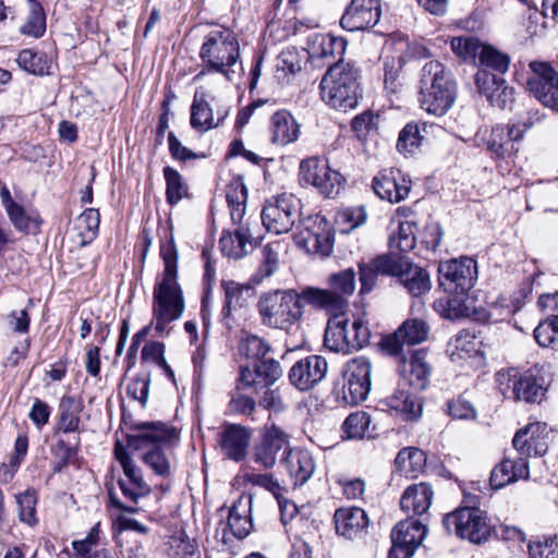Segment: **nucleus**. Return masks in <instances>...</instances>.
<instances>
[{"label": "nucleus", "mask_w": 558, "mask_h": 558, "mask_svg": "<svg viewBox=\"0 0 558 558\" xmlns=\"http://www.w3.org/2000/svg\"><path fill=\"white\" fill-rule=\"evenodd\" d=\"M160 256L165 268L161 281L154 288L153 317L155 330L159 335H168L167 326L179 319L184 312L183 293L178 282L179 254L172 236L161 244Z\"/></svg>", "instance_id": "f257e3e1"}, {"label": "nucleus", "mask_w": 558, "mask_h": 558, "mask_svg": "<svg viewBox=\"0 0 558 558\" xmlns=\"http://www.w3.org/2000/svg\"><path fill=\"white\" fill-rule=\"evenodd\" d=\"M198 57L203 69L195 80L215 73L232 82L236 74L243 71L238 36L228 27L214 28L205 34Z\"/></svg>", "instance_id": "f03ea898"}, {"label": "nucleus", "mask_w": 558, "mask_h": 558, "mask_svg": "<svg viewBox=\"0 0 558 558\" xmlns=\"http://www.w3.org/2000/svg\"><path fill=\"white\" fill-rule=\"evenodd\" d=\"M360 78L361 70L354 62L336 61L320 81L322 100L343 112L354 109L362 97Z\"/></svg>", "instance_id": "7ed1b4c3"}, {"label": "nucleus", "mask_w": 558, "mask_h": 558, "mask_svg": "<svg viewBox=\"0 0 558 558\" xmlns=\"http://www.w3.org/2000/svg\"><path fill=\"white\" fill-rule=\"evenodd\" d=\"M307 287L301 291L277 289L264 292L258 300L257 310L264 326L288 331L299 323L304 314Z\"/></svg>", "instance_id": "20e7f679"}, {"label": "nucleus", "mask_w": 558, "mask_h": 558, "mask_svg": "<svg viewBox=\"0 0 558 558\" xmlns=\"http://www.w3.org/2000/svg\"><path fill=\"white\" fill-rule=\"evenodd\" d=\"M457 85L439 61L426 62L421 70L420 104L427 113L442 117L453 106Z\"/></svg>", "instance_id": "39448f33"}, {"label": "nucleus", "mask_w": 558, "mask_h": 558, "mask_svg": "<svg viewBox=\"0 0 558 558\" xmlns=\"http://www.w3.org/2000/svg\"><path fill=\"white\" fill-rule=\"evenodd\" d=\"M463 507L442 518L448 534H454L473 544H483L492 535V525L485 511L480 509V496L464 493Z\"/></svg>", "instance_id": "423d86ee"}, {"label": "nucleus", "mask_w": 558, "mask_h": 558, "mask_svg": "<svg viewBox=\"0 0 558 558\" xmlns=\"http://www.w3.org/2000/svg\"><path fill=\"white\" fill-rule=\"evenodd\" d=\"M328 288L307 287L306 304L328 313L345 312L355 291V271L348 268L328 277Z\"/></svg>", "instance_id": "0eeeda50"}, {"label": "nucleus", "mask_w": 558, "mask_h": 558, "mask_svg": "<svg viewBox=\"0 0 558 558\" xmlns=\"http://www.w3.org/2000/svg\"><path fill=\"white\" fill-rule=\"evenodd\" d=\"M133 434L129 442L135 449L147 450L146 453H162L172 450L179 444V430L162 422H141L130 427Z\"/></svg>", "instance_id": "6e6552de"}, {"label": "nucleus", "mask_w": 558, "mask_h": 558, "mask_svg": "<svg viewBox=\"0 0 558 558\" xmlns=\"http://www.w3.org/2000/svg\"><path fill=\"white\" fill-rule=\"evenodd\" d=\"M260 217L267 231L275 234L288 233L296 221H302L301 201L293 194H280L265 203Z\"/></svg>", "instance_id": "1a4fd4ad"}, {"label": "nucleus", "mask_w": 558, "mask_h": 558, "mask_svg": "<svg viewBox=\"0 0 558 558\" xmlns=\"http://www.w3.org/2000/svg\"><path fill=\"white\" fill-rule=\"evenodd\" d=\"M372 387V364L364 356L351 359L343 368V386L338 398L348 405L366 400Z\"/></svg>", "instance_id": "9d476101"}, {"label": "nucleus", "mask_w": 558, "mask_h": 558, "mask_svg": "<svg viewBox=\"0 0 558 558\" xmlns=\"http://www.w3.org/2000/svg\"><path fill=\"white\" fill-rule=\"evenodd\" d=\"M525 86L543 106L558 111V72L545 61H531Z\"/></svg>", "instance_id": "9b49d317"}, {"label": "nucleus", "mask_w": 558, "mask_h": 558, "mask_svg": "<svg viewBox=\"0 0 558 558\" xmlns=\"http://www.w3.org/2000/svg\"><path fill=\"white\" fill-rule=\"evenodd\" d=\"M438 272L439 284L445 291L465 294L477 279V264L475 259L463 256L440 263Z\"/></svg>", "instance_id": "f8f14e48"}, {"label": "nucleus", "mask_w": 558, "mask_h": 558, "mask_svg": "<svg viewBox=\"0 0 558 558\" xmlns=\"http://www.w3.org/2000/svg\"><path fill=\"white\" fill-rule=\"evenodd\" d=\"M300 179L304 184L315 186L326 197L339 194L343 177L327 162L308 158L300 165Z\"/></svg>", "instance_id": "ddd939ff"}, {"label": "nucleus", "mask_w": 558, "mask_h": 558, "mask_svg": "<svg viewBox=\"0 0 558 558\" xmlns=\"http://www.w3.org/2000/svg\"><path fill=\"white\" fill-rule=\"evenodd\" d=\"M303 230L295 234V242L307 252L327 257L333 247V236L327 220L323 217H307L301 221Z\"/></svg>", "instance_id": "4468645a"}, {"label": "nucleus", "mask_w": 558, "mask_h": 558, "mask_svg": "<svg viewBox=\"0 0 558 558\" xmlns=\"http://www.w3.org/2000/svg\"><path fill=\"white\" fill-rule=\"evenodd\" d=\"M429 327L422 319L405 320L392 335L381 339V350L395 357H404V347L414 345L425 341Z\"/></svg>", "instance_id": "2eb2a0df"}, {"label": "nucleus", "mask_w": 558, "mask_h": 558, "mask_svg": "<svg viewBox=\"0 0 558 558\" xmlns=\"http://www.w3.org/2000/svg\"><path fill=\"white\" fill-rule=\"evenodd\" d=\"M527 129L525 123L498 124L485 137L486 147L496 158L511 157L519 151Z\"/></svg>", "instance_id": "dca6fc26"}, {"label": "nucleus", "mask_w": 558, "mask_h": 558, "mask_svg": "<svg viewBox=\"0 0 558 558\" xmlns=\"http://www.w3.org/2000/svg\"><path fill=\"white\" fill-rule=\"evenodd\" d=\"M380 16V0H351L340 19V26L348 32H364L374 27Z\"/></svg>", "instance_id": "f3484780"}, {"label": "nucleus", "mask_w": 558, "mask_h": 558, "mask_svg": "<svg viewBox=\"0 0 558 558\" xmlns=\"http://www.w3.org/2000/svg\"><path fill=\"white\" fill-rule=\"evenodd\" d=\"M328 363L322 355H308L295 362L289 371L290 384L300 391H308L327 375Z\"/></svg>", "instance_id": "a211bd4d"}, {"label": "nucleus", "mask_w": 558, "mask_h": 558, "mask_svg": "<svg viewBox=\"0 0 558 558\" xmlns=\"http://www.w3.org/2000/svg\"><path fill=\"white\" fill-rule=\"evenodd\" d=\"M373 190L381 199L400 203L410 193L411 180L399 169H385L373 179Z\"/></svg>", "instance_id": "6ab92c4d"}, {"label": "nucleus", "mask_w": 558, "mask_h": 558, "mask_svg": "<svg viewBox=\"0 0 558 558\" xmlns=\"http://www.w3.org/2000/svg\"><path fill=\"white\" fill-rule=\"evenodd\" d=\"M475 84L478 92L486 97L492 106L506 109L514 100V89L507 84L506 80L486 69L477 71Z\"/></svg>", "instance_id": "aec40b11"}, {"label": "nucleus", "mask_w": 558, "mask_h": 558, "mask_svg": "<svg viewBox=\"0 0 558 558\" xmlns=\"http://www.w3.org/2000/svg\"><path fill=\"white\" fill-rule=\"evenodd\" d=\"M308 57L315 61H326L328 66L336 61L344 62L343 54L347 50V40L330 34H314L308 37Z\"/></svg>", "instance_id": "412c9836"}, {"label": "nucleus", "mask_w": 558, "mask_h": 558, "mask_svg": "<svg viewBox=\"0 0 558 558\" xmlns=\"http://www.w3.org/2000/svg\"><path fill=\"white\" fill-rule=\"evenodd\" d=\"M551 437L545 423H530L519 429L512 440L513 447L521 453H546Z\"/></svg>", "instance_id": "4be33fe9"}, {"label": "nucleus", "mask_w": 558, "mask_h": 558, "mask_svg": "<svg viewBox=\"0 0 558 558\" xmlns=\"http://www.w3.org/2000/svg\"><path fill=\"white\" fill-rule=\"evenodd\" d=\"M529 474V462L524 457H505L490 472L488 490H497L518 480L527 478Z\"/></svg>", "instance_id": "5701e85b"}, {"label": "nucleus", "mask_w": 558, "mask_h": 558, "mask_svg": "<svg viewBox=\"0 0 558 558\" xmlns=\"http://www.w3.org/2000/svg\"><path fill=\"white\" fill-rule=\"evenodd\" d=\"M545 392V378L537 366L531 367L521 374L513 385L515 398L529 403L539 402Z\"/></svg>", "instance_id": "b1692460"}, {"label": "nucleus", "mask_w": 558, "mask_h": 558, "mask_svg": "<svg viewBox=\"0 0 558 558\" xmlns=\"http://www.w3.org/2000/svg\"><path fill=\"white\" fill-rule=\"evenodd\" d=\"M217 121L214 119L213 108L209 106L204 96L198 97L195 94L191 106V126L201 133L214 128H218L229 114V109L222 108L217 111Z\"/></svg>", "instance_id": "393cba45"}, {"label": "nucleus", "mask_w": 558, "mask_h": 558, "mask_svg": "<svg viewBox=\"0 0 558 558\" xmlns=\"http://www.w3.org/2000/svg\"><path fill=\"white\" fill-rule=\"evenodd\" d=\"M330 314L324 335L325 348L336 353H352L350 336L345 333V312Z\"/></svg>", "instance_id": "a878e982"}, {"label": "nucleus", "mask_w": 558, "mask_h": 558, "mask_svg": "<svg viewBox=\"0 0 558 558\" xmlns=\"http://www.w3.org/2000/svg\"><path fill=\"white\" fill-rule=\"evenodd\" d=\"M253 236L250 227L234 228L233 231L223 230L219 240L223 255L240 259L246 256L253 248Z\"/></svg>", "instance_id": "bb28decb"}, {"label": "nucleus", "mask_w": 558, "mask_h": 558, "mask_svg": "<svg viewBox=\"0 0 558 558\" xmlns=\"http://www.w3.org/2000/svg\"><path fill=\"white\" fill-rule=\"evenodd\" d=\"M434 492L428 483L410 485L400 498V507L408 514L422 515L432 505Z\"/></svg>", "instance_id": "cd10ccee"}, {"label": "nucleus", "mask_w": 558, "mask_h": 558, "mask_svg": "<svg viewBox=\"0 0 558 558\" xmlns=\"http://www.w3.org/2000/svg\"><path fill=\"white\" fill-rule=\"evenodd\" d=\"M404 360L403 357H401ZM402 371L403 381L409 385L414 391H422L427 388L429 384L430 366L426 362V353L422 350L414 351L411 354L410 361Z\"/></svg>", "instance_id": "c85d7f7f"}, {"label": "nucleus", "mask_w": 558, "mask_h": 558, "mask_svg": "<svg viewBox=\"0 0 558 558\" xmlns=\"http://www.w3.org/2000/svg\"><path fill=\"white\" fill-rule=\"evenodd\" d=\"M271 143L284 146L300 136V125L288 110H278L270 118Z\"/></svg>", "instance_id": "c756f323"}, {"label": "nucleus", "mask_w": 558, "mask_h": 558, "mask_svg": "<svg viewBox=\"0 0 558 558\" xmlns=\"http://www.w3.org/2000/svg\"><path fill=\"white\" fill-rule=\"evenodd\" d=\"M118 485L124 498L130 501L131 505L122 502L114 490L112 488H108L109 505L114 509L132 514L138 511V508L136 507L138 500L148 496L151 492L149 485H138V483L132 484L129 481H118Z\"/></svg>", "instance_id": "7c9ffc66"}, {"label": "nucleus", "mask_w": 558, "mask_h": 558, "mask_svg": "<svg viewBox=\"0 0 558 558\" xmlns=\"http://www.w3.org/2000/svg\"><path fill=\"white\" fill-rule=\"evenodd\" d=\"M397 280L412 296H421L432 288L428 271L411 259L408 260Z\"/></svg>", "instance_id": "2f4dec72"}, {"label": "nucleus", "mask_w": 558, "mask_h": 558, "mask_svg": "<svg viewBox=\"0 0 558 558\" xmlns=\"http://www.w3.org/2000/svg\"><path fill=\"white\" fill-rule=\"evenodd\" d=\"M337 533L352 538L368 524L366 512L359 507L340 508L335 512Z\"/></svg>", "instance_id": "473e14b6"}, {"label": "nucleus", "mask_w": 558, "mask_h": 558, "mask_svg": "<svg viewBox=\"0 0 558 558\" xmlns=\"http://www.w3.org/2000/svg\"><path fill=\"white\" fill-rule=\"evenodd\" d=\"M264 453H292L290 435L269 416L260 429Z\"/></svg>", "instance_id": "72a5a7b5"}, {"label": "nucleus", "mask_w": 558, "mask_h": 558, "mask_svg": "<svg viewBox=\"0 0 558 558\" xmlns=\"http://www.w3.org/2000/svg\"><path fill=\"white\" fill-rule=\"evenodd\" d=\"M280 464L288 472L294 488L306 484L316 469L313 456H283Z\"/></svg>", "instance_id": "f704fd0d"}, {"label": "nucleus", "mask_w": 558, "mask_h": 558, "mask_svg": "<svg viewBox=\"0 0 558 558\" xmlns=\"http://www.w3.org/2000/svg\"><path fill=\"white\" fill-rule=\"evenodd\" d=\"M428 124L425 122H409L400 131L397 149L403 155H413L422 145L427 134Z\"/></svg>", "instance_id": "c9c22d12"}, {"label": "nucleus", "mask_w": 558, "mask_h": 558, "mask_svg": "<svg viewBox=\"0 0 558 558\" xmlns=\"http://www.w3.org/2000/svg\"><path fill=\"white\" fill-rule=\"evenodd\" d=\"M433 307L441 317L450 320L468 317L471 313L465 294L461 292H452L447 298L436 300Z\"/></svg>", "instance_id": "e433bc0d"}, {"label": "nucleus", "mask_w": 558, "mask_h": 558, "mask_svg": "<svg viewBox=\"0 0 558 558\" xmlns=\"http://www.w3.org/2000/svg\"><path fill=\"white\" fill-rule=\"evenodd\" d=\"M226 302L222 307V315L229 317L232 312L243 308L252 298V288L248 284H241L233 280L222 281Z\"/></svg>", "instance_id": "4c0bfd02"}, {"label": "nucleus", "mask_w": 558, "mask_h": 558, "mask_svg": "<svg viewBox=\"0 0 558 558\" xmlns=\"http://www.w3.org/2000/svg\"><path fill=\"white\" fill-rule=\"evenodd\" d=\"M427 534V527L417 519L409 518L399 522L391 531V538L413 546L416 550Z\"/></svg>", "instance_id": "58836bf2"}, {"label": "nucleus", "mask_w": 558, "mask_h": 558, "mask_svg": "<svg viewBox=\"0 0 558 558\" xmlns=\"http://www.w3.org/2000/svg\"><path fill=\"white\" fill-rule=\"evenodd\" d=\"M280 251V242H271L262 247L259 266L251 278V281L254 284L262 283L265 279L271 277L279 269Z\"/></svg>", "instance_id": "ea45409f"}, {"label": "nucleus", "mask_w": 558, "mask_h": 558, "mask_svg": "<svg viewBox=\"0 0 558 558\" xmlns=\"http://www.w3.org/2000/svg\"><path fill=\"white\" fill-rule=\"evenodd\" d=\"M251 441V430L236 424L227 425L221 433V446L227 453H245Z\"/></svg>", "instance_id": "a19ab883"}, {"label": "nucleus", "mask_w": 558, "mask_h": 558, "mask_svg": "<svg viewBox=\"0 0 558 558\" xmlns=\"http://www.w3.org/2000/svg\"><path fill=\"white\" fill-rule=\"evenodd\" d=\"M166 181V199L170 206L177 205L189 195V185L178 170L166 166L162 170Z\"/></svg>", "instance_id": "79ce46f5"}, {"label": "nucleus", "mask_w": 558, "mask_h": 558, "mask_svg": "<svg viewBox=\"0 0 558 558\" xmlns=\"http://www.w3.org/2000/svg\"><path fill=\"white\" fill-rule=\"evenodd\" d=\"M46 32V13L39 1L29 4L26 21L20 27V33L24 36L40 38Z\"/></svg>", "instance_id": "37998d69"}, {"label": "nucleus", "mask_w": 558, "mask_h": 558, "mask_svg": "<svg viewBox=\"0 0 558 558\" xmlns=\"http://www.w3.org/2000/svg\"><path fill=\"white\" fill-rule=\"evenodd\" d=\"M82 404L73 396H63L59 403V423L61 428H78Z\"/></svg>", "instance_id": "c03bdc74"}, {"label": "nucleus", "mask_w": 558, "mask_h": 558, "mask_svg": "<svg viewBox=\"0 0 558 558\" xmlns=\"http://www.w3.org/2000/svg\"><path fill=\"white\" fill-rule=\"evenodd\" d=\"M534 338L538 345L558 350V315L541 322L534 329Z\"/></svg>", "instance_id": "a18cd8bd"}, {"label": "nucleus", "mask_w": 558, "mask_h": 558, "mask_svg": "<svg viewBox=\"0 0 558 558\" xmlns=\"http://www.w3.org/2000/svg\"><path fill=\"white\" fill-rule=\"evenodd\" d=\"M410 258L397 253H387L376 256L372 259L375 268L381 276L398 278L399 274L407 266Z\"/></svg>", "instance_id": "49530a36"}, {"label": "nucleus", "mask_w": 558, "mask_h": 558, "mask_svg": "<svg viewBox=\"0 0 558 558\" xmlns=\"http://www.w3.org/2000/svg\"><path fill=\"white\" fill-rule=\"evenodd\" d=\"M99 523L94 525L85 538L83 539H76L72 542V548L75 551L77 556L84 557V558H102L106 557L107 550H98L95 551L92 555V548L94 546H97L99 543Z\"/></svg>", "instance_id": "de8ad7c7"}, {"label": "nucleus", "mask_w": 558, "mask_h": 558, "mask_svg": "<svg viewBox=\"0 0 558 558\" xmlns=\"http://www.w3.org/2000/svg\"><path fill=\"white\" fill-rule=\"evenodd\" d=\"M19 66L34 75H44L48 71L46 57L41 52L24 49L16 59Z\"/></svg>", "instance_id": "09e8293b"}, {"label": "nucleus", "mask_w": 558, "mask_h": 558, "mask_svg": "<svg viewBox=\"0 0 558 558\" xmlns=\"http://www.w3.org/2000/svg\"><path fill=\"white\" fill-rule=\"evenodd\" d=\"M270 350L271 347L268 341L255 335L247 336L240 344L241 354L254 362H259L267 357Z\"/></svg>", "instance_id": "8fccbe9b"}, {"label": "nucleus", "mask_w": 558, "mask_h": 558, "mask_svg": "<svg viewBox=\"0 0 558 558\" xmlns=\"http://www.w3.org/2000/svg\"><path fill=\"white\" fill-rule=\"evenodd\" d=\"M240 505L241 500L234 502L229 509L228 527L238 539H243L251 533L253 523L250 517L239 511Z\"/></svg>", "instance_id": "3c124183"}, {"label": "nucleus", "mask_w": 558, "mask_h": 558, "mask_svg": "<svg viewBox=\"0 0 558 558\" xmlns=\"http://www.w3.org/2000/svg\"><path fill=\"white\" fill-rule=\"evenodd\" d=\"M416 239L413 231V226L409 222H401L398 231L389 236V247L400 253H408L414 248Z\"/></svg>", "instance_id": "603ef678"}, {"label": "nucleus", "mask_w": 558, "mask_h": 558, "mask_svg": "<svg viewBox=\"0 0 558 558\" xmlns=\"http://www.w3.org/2000/svg\"><path fill=\"white\" fill-rule=\"evenodd\" d=\"M19 507V517L22 522L33 526L37 523L36 505L37 494L35 489H26L23 494L16 496Z\"/></svg>", "instance_id": "864d4df0"}, {"label": "nucleus", "mask_w": 558, "mask_h": 558, "mask_svg": "<svg viewBox=\"0 0 558 558\" xmlns=\"http://www.w3.org/2000/svg\"><path fill=\"white\" fill-rule=\"evenodd\" d=\"M480 61L483 65L498 72V75L506 73L509 69L510 58L492 47H483L480 53Z\"/></svg>", "instance_id": "5fc2aeb1"}, {"label": "nucleus", "mask_w": 558, "mask_h": 558, "mask_svg": "<svg viewBox=\"0 0 558 558\" xmlns=\"http://www.w3.org/2000/svg\"><path fill=\"white\" fill-rule=\"evenodd\" d=\"M351 332L350 342L353 352L365 348L369 343L371 330L365 317L353 316L351 320Z\"/></svg>", "instance_id": "6e6d98bb"}, {"label": "nucleus", "mask_w": 558, "mask_h": 558, "mask_svg": "<svg viewBox=\"0 0 558 558\" xmlns=\"http://www.w3.org/2000/svg\"><path fill=\"white\" fill-rule=\"evenodd\" d=\"M371 423V416L364 411L350 414L343 422V430L349 438H362Z\"/></svg>", "instance_id": "4d7b16f0"}, {"label": "nucleus", "mask_w": 558, "mask_h": 558, "mask_svg": "<svg viewBox=\"0 0 558 558\" xmlns=\"http://www.w3.org/2000/svg\"><path fill=\"white\" fill-rule=\"evenodd\" d=\"M150 374H141L133 377L126 386V395L138 401L145 408L148 401Z\"/></svg>", "instance_id": "13d9d810"}, {"label": "nucleus", "mask_w": 558, "mask_h": 558, "mask_svg": "<svg viewBox=\"0 0 558 558\" xmlns=\"http://www.w3.org/2000/svg\"><path fill=\"white\" fill-rule=\"evenodd\" d=\"M10 221L14 228L24 233H35L39 228V221L36 217L28 215L21 205L7 211Z\"/></svg>", "instance_id": "bf43d9fd"}, {"label": "nucleus", "mask_w": 558, "mask_h": 558, "mask_svg": "<svg viewBox=\"0 0 558 558\" xmlns=\"http://www.w3.org/2000/svg\"><path fill=\"white\" fill-rule=\"evenodd\" d=\"M255 364L257 375L265 387L274 385L282 376L280 363L274 357H265Z\"/></svg>", "instance_id": "052dcab7"}, {"label": "nucleus", "mask_w": 558, "mask_h": 558, "mask_svg": "<svg viewBox=\"0 0 558 558\" xmlns=\"http://www.w3.org/2000/svg\"><path fill=\"white\" fill-rule=\"evenodd\" d=\"M258 468L247 465V471L243 474L244 482L252 485L260 486L274 494L276 498L279 496L281 489L279 483L272 477L271 474H260L256 471Z\"/></svg>", "instance_id": "680f3d73"}, {"label": "nucleus", "mask_w": 558, "mask_h": 558, "mask_svg": "<svg viewBox=\"0 0 558 558\" xmlns=\"http://www.w3.org/2000/svg\"><path fill=\"white\" fill-rule=\"evenodd\" d=\"M377 119L378 116L374 114L372 111H364L352 120V131L359 140L363 141L377 128Z\"/></svg>", "instance_id": "e2e57ef3"}, {"label": "nucleus", "mask_w": 558, "mask_h": 558, "mask_svg": "<svg viewBox=\"0 0 558 558\" xmlns=\"http://www.w3.org/2000/svg\"><path fill=\"white\" fill-rule=\"evenodd\" d=\"M558 545L555 538L548 537L544 541H531L529 543L530 558H558Z\"/></svg>", "instance_id": "0e129e2a"}, {"label": "nucleus", "mask_w": 558, "mask_h": 558, "mask_svg": "<svg viewBox=\"0 0 558 558\" xmlns=\"http://www.w3.org/2000/svg\"><path fill=\"white\" fill-rule=\"evenodd\" d=\"M226 198L228 205H246L247 190L243 178H233L226 187Z\"/></svg>", "instance_id": "69168bd1"}, {"label": "nucleus", "mask_w": 558, "mask_h": 558, "mask_svg": "<svg viewBox=\"0 0 558 558\" xmlns=\"http://www.w3.org/2000/svg\"><path fill=\"white\" fill-rule=\"evenodd\" d=\"M447 413L452 418L459 420L475 418L476 416V412L473 405L462 398L449 400L447 402Z\"/></svg>", "instance_id": "338daca9"}, {"label": "nucleus", "mask_w": 558, "mask_h": 558, "mask_svg": "<svg viewBox=\"0 0 558 558\" xmlns=\"http://www.w3.org/2000/svg\"><path fill=\"white\" fill-rule=\"evenodd\" d=\"M277 66L279 70L289 74L300 72L302 70V60L299 52L294 48H288L281 51Z\"/></svg>", "instance_id": "774afa93"}]
</instances>
